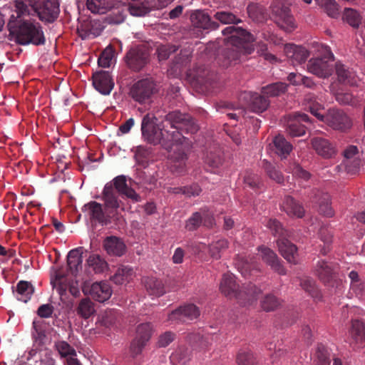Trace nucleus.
<instances>
[{"mask_svg":"<svg viewBox=\"0 0 365 365\" xmlns=\"http://www.w3.org/2000/svg\"><path fill=\"white\" fill-rule=\"evenodd\" d=\"M94 88L103 95H108L113 88L114 83L108 71H101L93 75Z\"/></svg>","mask_w":365,"mask_h":365,"instance_id":"nucleus-22","label":"nucleus"},{"mask_svg":"<svg viewBox=\"0 0 365 365\" xmlns=\"http://www.w3.org/2000/svg\"><path fill=\"white\" fill-rule=\"evenodd\" d=\"M153 331V326L150 323H143L138 326L135 337L148 342L152 336Z\"/></svg>","mask_w":365,"mask_h":365,"instance_id":"nucleus-52","label":"nucleus"},{"mask_svg":"<svg viewBox=\"0 0 365 365\" xmlns=\"http://www.w3.org/2000/svg\"><path fill=\"white\" fill-rule=\"evenodd\" d=\"M191 341L193 340L197 346L201 349H205L208 347L210 344H212V342L214 340V335L211 334H206V335H200L197 334H192L190 336V339Z\"/></svg>","mask_w":365,"mask_h":365,"instance_id":"nucleus-56","label":"nucleus"},{"mask_svg":"<svg viewBox=\"0 0 365 365\" xmlns=\"http://www.w3.org/2000/svg\"><path fill=\"white\" fill-rule=\"evenodd\" d=\"M153 8H157V3L155 1L146 4L134 2L130 4L128 10L132 16H143L150 12Z\"/></svg>","mask_w":365,"mask_h":365,"instance_id":"nucleus-39","label":"nucleus"},{"mask_svg":"<svg viewBox=\"0 0 365 365\" xmlns=\"http://www.w3.org/2000/svg\"><path fill=\"white\" fill-rule=\"evenodd\" d=\"M223 154L220 150L210 151L207 154L205 163L211 168H217L223 163Z\"/></svg>","mask_w":365,"mask_h":365,"instance_id":"nucleus-48","label":"nucleus"},{"mask_svg":"<svg viewBox=\"0 0 365 365\" xmlns=\"http://www.w3.org/2000/svg\"><path fill=\"white\" fill-rule=\"evenodd\" d=\"M358 153V148L355 145H349L344 152V158L346 159L345 163L346 169L348 173H354L359 166L358 161H354V168H351L349 165V160L351 159Z\"/></svg>","mask_w":365,"mask_h":365,"instance_id":"nucleus-53","label":"nucleus"},{"mask_svg":"<svg viewBox=\"0 0 365 365\" xmlns=\"http://www.w3.org/2000/svg\"><path fill=\"white\" fill-rule=\"evenodd\" d=\"M77 313L84 319H88L95 312L94 304L89 299H83L77 307Z\"/></svg>","mask_w":365,"mask_h":365,"instance_id":"nucleus-44","label":"nucleus"},{"mask_svg":"<svg viewBox=\"0 0 365 365\" xmlns=\"http://www.w3.org/2000/svg\"><path fill=\"white\" fill-rule=\"evenodd\" d=\"M89 294L94 300L104 302L112 294L111 287L107 282H95L90 288Z\"/></svg>","mask_w":365,"mask_h":365,"instance_id":"nucleus-25","label":"nucleus"},{"mask_svg":"<svg viewBox=\"0 0 365 365\" xmlns=\"http://www.w3.org/2000/svg\"><path fill=\"white\" fill-rule=\"evenodd\" d=\"M55 283L56 289L61 295H63L68 289H69L71 294L73 296H76L79 293L78 289L74 286L69 285L67 283V279L60 273L56 274Z\"/></svg>","mask_w":365,"mask_h":365,"instance_id":"nucleus-42","label":"nucleus"},{"mask_svg":"<svg viewBox=\"0 0 365 365\" xmlns=\"http://www.w3.org/2000/svg\"><path fill=\"white\" fill-rule=\"evenodd\" d=\"M34 292V287L31 282L19 281L16 285V298L18 300L27 302Z\"/></svg>","mask_w":365,"mask_h":365,"instance_id":"nucleus-35","label":"nucleus"},{"mask_svg":"<svg viewBox=\"0 0 365 365\" xmlns=\"http://www.w3.org/2000/svg\"><path fill=\"white\" fill-rule=\"evenodd\" d=\"M287 89V84L282 82H277L263 86L261 88V93L268 98L269 97L279 96L284 93Z\"/></svg>","mask_w":365,"mask_h":365,"instance_id":"nucleus-38","label":"nucleus"},{"mask_svg":"<svg viewBox=\"0 0 365 365\" xmlns=\"http://www.w3.org/2000/svg\"><path fill=\"white\" fill-rule=\"evenodd\" d=\"M82 211L87 213L92 222L102 225H107L110 222V216L103 211L102 205L96 201H91L84 205Z\"/></svg>","mask_w":365,"mask_h":365,"instance_id":"nucleus-20","label":"nucleus"},{"mask_svg":"<svg viewBox=\"0 0 365 365\" xmlns=\"http://www.w3.org/2000/svg\"><path fill=\"white\" fill-rule=\"evenodd\" d=\"M322 6L330 17L336 18L339 16L338 5L334 0H322Z\"/></svg>","mask_w":365,"mask_h":365,"instance_id":"nucleus-60","label":"nucleus"},{"mask_svg":"<svg viewBox=\"0 0 365 365\" xmlns=\"http://www.w3.org/2000/svg\"><path fill=\"white\" fill-rule=\"evenodd\" d=\"M177 47L173 45H160L157 48V54L159 61L166 60L171 53L177 51Z\"/></svg>","mask_w":365,"mask_h":365,"instance_id":"nucleus-59","label":"nucleus"},{"mask_svg":"<svg viewBox=\"0 0 365 365\" xmlns=\"http://www.w3.org/2000/svg\"><path fill=\"white\" fill-rule=\"evenodd\" d=\"M317 51L318 56L309 61L307 69L319 78H329L334 71V56L331 48L324 44L318 46Z\"/></svg>","mask_w":365,"mask_h":365,"instance_id":"nucleus-9","label":"nucleus"},{"mask_svg":"<svg viewBox=\"0 0 365 365\" xmlns=\"http://www.w3.org/2000/svg\"><path fill=\"white\" fill-rule=\"evenodd\" d=\"M260 257L262 261L271 267V268L280 275H285L287 272L282 265V261L277 257V254L270 248L267 247H259Z\"/></svg>","mask_w":365,"mask_h":365,"instance_id":"nucleus-21","label":"nucleus"},{"mask_svg":"<svg viewBox=\"0 0 365 365\" xmlns=\"http://www.w3.org/2000/svg\"><path fill=\"white\" fill-rule=\"evenodd\" d=\"M213 17L222 24H233L232 26L242 22L240 18L229 10H219L215 13Z\"/></svg>","mask_w":365,"mask_h":365,"instance_id":"nucleus-33","label":"nucleus"},{"mask_svg":"<svg viewBox=\"0 0 365 365\" xmlns=\"http://www.w3.org/2000/svg\"><path fill=\"white\" fill-rule=\"evenodd\" d=\"M13 7L24 15L37 17L45 24H52L60 14L58 0H15Z\"/></svg>","mask_w":365,"mask_h":365,"instance_id":"nucleus-4","label":"nucleus"},{"mask_svg":"<svg viewBox=\"0 0 365 365\" xmlns=\"http://www.w3.org/2000/svg\"><path fill=\"white\" fill-rule=\"evenodd\" d=\"M150 46L148 43H140L131 47L126 53L125 61L128 67L134 71H140L150 61Z\"/></svg>","mask_w":365,"mask_h":365,"instance_id":"nucleus-10","label":"nucleus"},{"mask_svg":"<svg viewBox=\"0 0 365 365\" xmlns=\"http://www.w3.org/2000/svg\"><path fill=\"white\" fill-rule=\"evenodd\" d=\"M236 360L238 365H257L255 358L250 351L240 350Z\"/></svg>","mask_w":365,"mask_h":365,"instance_id":"nucleus-54","label":"nucleus"},{"mask_svg":"<svg viewBox=\"0 0 365 365\" xmlns=\"http://www.w3.org/2000/svg\"><path fill=\"white\" fill-rule=\"evenodd\" d=\"M102 195L106 207L115 210L118 208L124 210L123 203L118 199V195L125 196L133 202L141 200L140 196L127 184L124 175H118L111 182L106 183Z\"/></svg>","mask_w":365,"mask_h":365,"instance_id":"nucleus-5","label":"nucleus"},{"mask_svg":"<svg viewBox=\"0 0 365 365\" xmlns=\"http://www.w3.org/2000/svg\"><path fill=\"white\" fill-rule=\"evenodd\" d=\"M227 247V241L225 239H220L210 245L209 252L212 258L218 259L221 257V252L225 251Z\"/></svg>","mask_w":365,"mask_h":365,"instance_id":"nucleus-50","label":"nucleus"},{"mask_svg":"<svg viewBox=\"0 0 365 365\" xmlns=\"http://www.w3.org/2000/svg\"><path fill=\"white\" fill-rule=\"evenodd\" d=\"M350 334L357 348L365 346V324L363 322L353 320Z\"/></svg>","mask_w":365,"mask_h":365,"instance_id":"nucleus-31","label":"nucleus"},{"mask_svg":"<svg viewBox=\"0 0 365 365\" xmlns=\"http://www.w3.org/2000/svg\"><path fill=\"white\" fill-rule=\"evenodd\" d=\"M114 0H87L86 6L93 14H103L114 9Z\"/></svg>","mask_w":365,"mask_h":365,"instance_id":"nucleus-30","label":"nucleus"},{"mask_svg":"<svg viewBox=\"0 0 365 365\" xmlns=\"http://www.w3.org/2000/svg\"><path fill=\"white\" fill-rule=\"evenodd\" d=\"M343 20L351 27L358 29L361 23V16L356 10L346 8L343 13Z\"/></svg>","mask_w":365,"mask_h":365,"instance_id":"nucleus-43","label":"nucleus"},{"mask_svg":"<svg viewBox=\"0 0 365 365\" xmlns=\"http://www.w3.org/2000/svg\"><path fill=\"white\" fill-rule=\"evenodd\" d=\"M114 53L112 49H106L100 56L98 60L99 66L103 68L110 67Z\"/></svg>","mask_w":365,"mask_h":365,"instance_id":"nucleus-61","label":"nucleus"},{"mask_svg":"<svg viewBox=\"0 0 365 365\" xmlns=\"http://www.w3.org/2000/svg\"><path fill=\"white\" fill-rule=\"evenodd\" d=\"M191 351L185 346H180L170 356V360L175 365H185L190 360Z\"/></svg>","mask_w":365,"mask_h":365,"instance_id":"nucleus-40","label":"nucleus"},{"mask_svg":"<svg viewBox=\"0 0 365 365\" xmlns=\"http://www.w3.org/2000/svg\"><path fill=\"white\" fill-rule=\"evenodd\" d=\"M284 53L294 66L305 63L309 56V52L307 48L294 44L286 45Z\"/></svg>","mask_w":365,"mask_h":365,"instance_id":"nucleus-24","label":"nucleus"},{"mask_svg":"<svg viewBox=\"0 0 365 365\" xmlns=\"http://www.w3.org/2000/svg\"><path fill=\"white\" fill-rule=\"evenodd\" d=\"M190 77L197 83L207 86L210 83V72L205 68H198L190 73Z\"/></svg>","mask_w":365,"mask_h":365,"instance_id":"nucleus-47","label":"nucleus"},{"mask_svg":"<svg viewBox=\"0 0 365 365\" xmlns=\"http://www.w3.org/2000/svg\"><path fill=\"white\" fill-rule=\"evenodd\" d=\"M200 316V310L193 304H187L180 307L168 315V321L185 322L193 320Z\"/></svg>","mask_w":365,"mask_h":365,"instance_id":"nucleus-16","label":"nucleus"},{"mask_svg":"<svg viewBox=\"0 0 365 365\" xmlns=\"http://www.w3.org/2000/svg\"><path fill=\"white\" fill-rule=\"evenodd\" d=\"M55 349L58 351L61 357L66 358L76 356L75 349L66 341H58L55 343Z\"/></svg>","mask_w":365,"mask_h":365,"instance_id":"nucleus-49","label":"nucleus"},{"mask_svg":"<svg viewBox=\"0 0 365 365\" xmlns=\"http://www.w3.org/2000/svg\"><path fill=\"white\" fill-rule=\"evenodd\" d=\"M212 214L206 208H202L194 212L186 221L185 228L188 231L196 230L201 225L207 227H212L214 225Z\"/></svg>","mask_w":365,"mask_h":365,"instance_id":"nucleus-15","label":"nucleus"},{"mask_svg":"<svg viewBox=\"0 0 365 365\" xmlns=\"http://www.w3.org/2000/svg\"><path fill=\"white\" fill-rule=\"evenodd\" d=\"M272 150L281 158H286L292 150V145L283 135H278L272 140Z\"/></svg>","mask_w":365,"mask_h":365,"instance_id":"nucleus-29","label":"nucleus"},{"mask_svg":"<svg viewBox=\"0 0 365 365\" xmlns=\"http://www.w3.org/2000/svg\"><path fill=\"white\" fill-rule=\"evenodd\" d=\"M289 170L290 173H292V175L294 177H297L298 178H301L304 180H308L310 178V174L307 170H304L299 164L294 163L292 165H291L289 168Z\"/></svg>","mask_w":365,"mask_h":365,"instance_id":"nucleus-62","label":"nucleus"},{"mask_svg":"<svg viewBox=\"0 0 365 365\" xmlns=\"http://www.w3.org/2000/svg\"><path fill=\"white\" fill-rule=\"evenodd\" d=\"M133 274V270L128 266H122L115 272V274L111 277V280L116 284H122L125 282H128Z\"/></svg>","mask_w":365,"mask_h":365,"instance_id":"nucleus-41","label":"nucleus"},{"mask_svg":"<svg viewBox=\"0 0 365 365\" xmlns=\"http://www.w3.org/2000/svg\"><path fill=\"white\" fill-rule=\"evenodd\" d=\"M156 84L151 78L140 79L130 88V96L140 104H148L151 102L153 96L157 92Z\"/></svg>","mask_w":365,"mask_h":365,"instance_id":"nucleus-11","label":"nucleus"},{"mask_svg":"<svg viewBox=\"0 0 365 365\" xmlns=\"http://www.w3.org/2000/svg\"><path fill=\"white\" fill-rule=\"evenodd\" d=\"M240 100L246 103L250 110L257 114L267 110L270 104L269 98L262 93L244 91L240 94Z\"/></svg>","mask_w":365,"mask_h":365,"instance_id":"nucleus-13","label":"nucleus"},{"mask_svg":"<svg viewBox=\"0 0 365 365\" xmlns=\"http://www.w3.org/2000/svg\"><path fill=\"white\" fill-rule=\"evenodd\" d=\"M263 167L267 175L276 181L277 183H282L284 181V176L274 165L267 160L263 161Z\"/></svg>","mask_w":365,"mask_h":365,"instance_id":"nucleus-51","label":"nucleus"},{"mask_svg":"<svg viewBox=\"0 0 365 365\" xmlns=\"http://www.w3.org/2000/svg\"><path fill=\"white\" fill-rule=\"evenodd\" d=\"M282 210L290 217L302 218L304 209L302 205L291 196H286L282 205Z\"/></svg>","mask_w":365,"mask_h":365,"instance_id":"nucleus-28","label":"nucleus"},{"mask_svg":"<svg viewBox=\"0 0 365 365\" xmlns=\"http://www.w3.org/2000/svg\"><path fill=\"white\" fill-rule=\"evenodd\" d=\"M163 123L161 128L155 116L145 115L141 123L144 140L153 145L162 144L166 149H172L174 145H182L186 141L183 133L193 134L199 128L190 115L177 110L167 114Z\"/></svg>","mask_w":365,"mask_h":365,"instance_id":"nucleus-1","label":"nucleus"},{"mask_svg":"<svg viewBox=\"0 0 365 365\" xmlns=\"http://www.w3.org/2000/svg\"><path fill=\"white\" fill-rule=\"evenodd\" d=\"M269 228L274 236H277V240L279 251L282 256L289 263H297V248L287 237L288 232L285 230L281 223L276 219H265L263 222Z\"/></svg>","mask_w":365,"mask_h":365,"instance_id":"nucleus-8","label":"nucleus"},{"mask_svg":"<svg viewBox=\"0 0 365 365\" xmlns=\"http://www.w3.org/2000/svg\"><path fill=\"white\" fill-rule=\"evenodd\" d=\"M86 264L88 269L95 274L102 273L108 268L107 262L98 255H91L86 260Z\"/></svg>","mask_w":365,"mask_h":365,"instance_id":"nucleus-37","label":"nucleus"},{"mask_svg":"<svg viewBox=\"0 0 365 365\" xmlns=\"http://www.w3.org/2000/svg\"><path fill=\"white\" fill-rule=\"evenodd\" d=\"M311 144L316 153L324 158H331L336 153L334 144L326 138L314 137L312 138Z\"/></svg>","mask_w":365,"mask_h":365,"instance_id":"nucleus-23","label":"nucleus"},{"mask_svg":"<svg viewBox=\"0 0 365 365\" xmlns=\"http://www.w3.org/2000/svg\"><path fill=\"white\" fill-rule=\"evenodd\" d=\"M222 33L227 38L225 39V46L217 57L221 66L227 68L237 64L242 56L251 53L247 43L253 41V36L246 29L240 26H227Z\"/></svg>","mask_w":365,"mask_h":365,"instance_id":"nucleus-2","label":"nucleus"},{"mask_svg":"<svg viewBox=\"0 0 365 365\" xmlns=\"http://www.w3.org/2000/svg\"><path fill=\"white\" fill-rule=\"evenodd\" d=\"M247 12L254 21L262 22L267 19L266 9L257 3H250L247 7Z\"/></svg>","mask_w":365,"mask_h":365,"instance_id":"nucleus-36","label":"nucleus"},{"mask_svg":"<svg viewBox=\"0 0 365 365\" xmlns=\"http://www.w3.org/2000/svg\"><path fill=\"white\" fill-rule=\"evenodd\" d=\"M150 155L149 149L144 145H139L135 148V158L138 163L143 164Z\"/></svg>","mask_w":365,"mask_h":365,"instance_id":"nucleus-63","label":"nucleus"},{"mask_svg":"<svg viewBox=\"0 0 365 365\" xmlns=\"http://www.w3.org/2000/svg\"><path fill=\"white\" fill-rule=\"evenodd\" d=\"M103 247L110 255L122 256L125 252L124 242L115 236L107 237L103 241Z\"/></svg>","mask_w":365,"mask_h":365,"instance_id":"nucleus-26","label":"nucleus"},{"mask_svg":"<svg viewBox=\"0 0 365 365\" xmlns=\"http://www.w3.org/2000/svg\"><path fill=\"white\" fill-rule=\"evenodd\" d=\"M236 266L242 275L247 278L254 275V272H257V264L254 262H250L247 259H242L238 261Z\"/></svg>","mask_w":365,"mask_h":365,"instance_id":"nucleus-45","label":"nucleus"},{"mask_svg":"<svg viewBox=\"0 0 365 365\" xmlns=\"http://www.w3.org/2000/svg\"><path fill=\"white\" fill-rule=\"evenodd\" d=\"M310 201L319 206V212L327 216L332 217L334 210L330 205V196L327 192H324L318 189H314L309 194Z\"/></svg>","mask_w":365,"mask_h":365,"instance_id":"nucleus-19","label":"nucleus"},{"mask_svg":"<svg viewBox=\"0 0 365 365\" xmlns=\"http://www.w3.org/2000/svg\"><path fill=\"white\" fill-rule=\"evenodd\" d=\"M272 13L275 16L276 22L279 27L287 32L292 31L295 28L293 16L288 6L279 0H274L270 6Z\"/></svg>","mask_w":365,"mask_h":365,"instance_id":"nucleus-12","label":"nucleus"},{"mask_svg":"<svg viewBox=\"0 0 365 365\" xmlns=\"http://www.w3.org/2000/svg\"><path fill=\"white\" fill-rule=\"evenodd\" d=\"M312 123V119L305 113H296L294 115H289L287 131L292 137L302 136L306 133L308 128L307 125Z\"/></svg>","mask_w":365,"mask_h":365,"instance_id":"nucleus-14","label":"nucleus"},{"mask_svg":"<svg viewBox=\"0 0 365 365\" xmlns=\"http://www.w3.org/2000/svg\"><path fill=\"white\" fill-rule=\"evenodd\" d=\"M300 286L307 292L314 299H320L321 294L315 284L314 279L309 277H305L301 279Z\"/></svg>","mask_w":365,"mask_h":365,"instance_id":"nucleus-46","label":"nucleus"},{"mask_svg":"<svg viewBox=\"0 0 365 365\" xmlns=\"http://www.w3.org/2000/svg\"><path fill=\"white\" fill-rule=\"evenodd\" d=\"M338 81L344 84L354 85L356 82L355 73L341 62L334 64Z\"/></svg>","mask_w":365,"mask_h":365,"instance_id":"nucleus-27","label":"nucleus"},{"mask_svg":"<svg viewBox=\"0 0 365 365\" xmlns=\"http://www.w3.org/2000/svg\"><path fill=\"white\" fill-rule=\"evenodd\" d=\"M261 305L264 311L271 312L280 305V302L273 294H267L261 302Z\"/></svg>","mask_w":365,"mask_h":365,"instance_id":"nucleus-55","label":"nucleus"},{"mask_svg":"<svg viewBox=\"0 0 365 365\" xmlns=\"http://www.w3.org/2000/svg\"><path fill=\"white\" fill-rule=\"evenodd\" d=\"M336 101L342 105L355 106L358 100L349 92H339L335 96Z\"/></svg>","mask_w":365,"mask_h":365,"instance_id":"nucleus-57","label":"nucleus"},{"mask_svg":"<svg viewBox=\"0 0 365 365\" xmlns=\"http://www.w3.org/2000/svg\"><path fill=\"white\" fill-rule=\"evenodd\" d=\"M144 285L148 294L160 297L165 293L163 282L154 277H147L144 279Z\"/></svg>","mask_w":365,"mask_h":365,"instance_id":"nucleus-34","label":"nucleus"},{"mask_svg":"<svg viewBox=\"0 0 365 365\" xmlns=\"http://www.w3.org/2000/svg\"><path fill=\"white\" fill-rule=\"evenodd\" d=\"M336 264L332 262L319 260L315 267V274L323 283L332 285V282L336 277Z\"/></svg>","mask_w":365,"mask_h":365,"instance_id":"nucleus-18","label":"nucleus"},{"mask_svg":"<svg viewBox=\"0 0 365 365\" xmlns=\"http://www.w3.org/2000/svg\"><path fill=\"white\" fill-rule=\"evenodd\" d=\"M175 193L182 192L189 197L199 195L201 188L197 185H192L190 187H175L173 189Z\"/></svg>","mask_w":365,"mask_h":365,"instance_id":"nucleus-64","label":"nucleus"},{"mask_svg":"<svg viewBox=\"0 0 365 365\" xmlns=\"http://www.w3.org/2000/svg\"><path fill=\"white\" fill-rule=\"evenodd\" d=\"M83 247H78L71 250L67 256V264L69 271L73 275H76L81 269L83 259L81 250Z\"/></svg>","mask_w":365,"mask_h":365,"instance_id":"nucleus-32","label":"nucleus"},{"mask_svg":"<svg viewBox=\"0 0 365 365\" xmlns=\"http://www.w3.org/2000/svg\"><path fill=\"white\" fill-rule=\"evenodd\" d=\"M239 287L234 274L226 273L223 275L220 284L221 292L227 297L235 298L241 305L251 304L261 292V290L252 283L244 286L241 289H239Z\"/></svg>","mask_w":365,"mask_h":365,"instance_id":"nucleus-6","label":"nucleus"},{"mask_svg":"<svg viewBox=\"0 0 365 365\" xmlns=\"http://www.w3.org/2000/svg\"><path fill=\"white\" fill-rule=\"evenodd\" d=\"M12 8L7 27L10 34L16 37V42L21 45H43L46 38L41 24L26 19L33 16L21 14L16 8Z\"/></svg>","mask_w":365,"mask_h":365,"instance_id":"nucleus-3","label":"nucleus"},{"mask_svg":"<svg viewBox=\"0 0 365 365\" xmlns=\"http://www.w3.org/2000/svg\"><path fill=\"white\" fill-rule=\"evenodd\" d=\"M190 21L194 27L203 30H217L220 27L218 22L212 20L204 10H195L190 14Z\"/></svg>","mask_w":365,"mask_h":365,"instance_id":"nucleus-17","label":"nucleus"},{"mask_svg":"<svg viewBox=\"0 0 365 365\" xmlns=\"http://www.w3.org/2000/svg\"><path fill=\"white\" fill-rule=\"evenodd\" d=\"M316 357L319 365H329V354L323 344H319L316 351Z\"/></svg>","mask_w":365,"mask_h":365,"instance_id":"nucleus-58","label":"nucleus"},{"mask_svg":"<svg viewBox=\"0 0 365 365\" xmlns=\"http://www.w3.org/2000/svg\"><path fill=\"white\" fill-rule=\"evenodd\" d=\"M309 109L313 115L334 130L346 133L353 125L351 118L342 110L331 108L328 110L327 113L324 115L320 112L324 108L319 103H311L309 106Z\"/></svg>","mask_w":365,"mask_h":365,"instance_id":"nucleus-7","label":"nucleus"}]
</instances>
